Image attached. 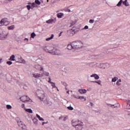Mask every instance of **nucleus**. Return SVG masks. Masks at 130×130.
<instances>
[{"label":"nucleus","mask_w":130,"mask_h":130,"mask_svg":"<svg viewBox=\"0 0 130 130\" xmlns=\"http://www.w3.org/2000/svg\"><path fill=\"white\" fill-rule=\"evenodd\" d=\"M41 96H38V99H40V100L41 101V102H43L45 104H46V105H51V103L50 101H49L47 99H46V97L45 96V93H44V91L43 90H42L41 91Z\"/></svg>","instance_id":"f257e3e1"},{"label":"nucleus","mask_w":130,"mask_h":130,"mask_svg":"<svg viewBox=\"0 0 130 130\" xmlns=\"http://www.w3.org/2000/svg\"><path fill=\"white\" fill-rule=\"evenodd\" d=\"M73 49H80L83 47V43L80 41H77L72 42Z\"/></svg>","instance_id":"f03ea898"},{"label":"nucleus","mask_w":130,"mask_h":130,"mask_svg":"<svg viewBox=\"0 0 130 130\" xmlns=\"http://www.w3.org/2000/svg\"><path fill=\"white\" fill-rule=\"evenodd\" d=\"M76 33H78V29H77L75 26H73L72 29L67 31V35L69 36V37L74 36Z\"/></svg>","instance_id":"7ed1b4c3"},{"label":"nucleus","mask_w":130,"mask_h":130,"mask_svg":"<svg viewBox=\"0 0 130 130\" xmlns=\"http://www.w3.org/2000/svg\"><path fill=\"white\" fill-rule=\"evenodd\" d=\"M49 53H51V54L55 55H59V50L54 49L53 47H49Z\"/></svg>","instance_id":"20e7f679"},{"label":"nucleus","mask_w":130,"mask_h":130,"mask_svg":"<svg viewBox=\"0 0 130 130\" xmlns=\"http://www.w3.org/2000/svg\"><path fill=\"white\" fill-rule=\"evenodd\" d=\"M10 24V21L8 18H4L0 21V26H8Z\"/></svg>","instance_id":"39448f33"},{"label":"nucleus","mask_w":130,"mask_h":130,"mask_svg":"<svg viewBox=\"0 0 130 130\" xmlns=\"http://www.w3.org/2000/svg\"><path fill=\"white\" fill-rule=\"evenodd\" d=\"M20 99L21 100V101H22V102H30L32 101V100H31L30 99V98H29V97H28L27 96L24 95L23 96H21V98H20Z\"/></svg>","instance_id":"423d86ee"},{"label":"nucleus","mask_w":130,"mask_h":130,"mask_svg":"<svg viewBox=\"0 0 130 130\" xmlns=\"http://www.w3.org/2000/svg\"><path fill=\"white\" fill-rule=\"evenodd\" d=\"M7 37H8V33L3 32L0 34V40H5L7 39Z\"/></svg>","instance_id":"0eeeda50"},{"label":"nucleus","mask_w":130,"mask_h":130,"mask_svg":"<svg viewBox=\"0 0 130 130\" xmlns=\"http://www.w3.org/2000/svg\"><path fill=\"white\" fill-rule=\"evenodd\" d=\"M84 125V123L82 122H79V123L76 125L74 127L77 130H81L83 128V126Z\"/></svg>","instance_id":"6e6552de"},{"label":"nucleus","mask_w":130,"mask_h":130,"mask_svg":"<svg viewBox=\"0 0 130 130\" xmlns=\"http://www.w3.org/2000/svg\"><path fill=\"white\" fill-rule=\"evenodd\" d=\"M80 122H82L81 121H79L78 120L74 119L72 120V123L73 126L75 127L77 124L80 123Z\"/></svg>","instance_id":"1a4fd4ad"},{"label":"nucleus","mask_w":130,"mask_h":130,"mask_svg":"<svg viewBox=\"0 0 130 130\" xmlns=\"http://www.w3.org/2000/svg\"><path fill=\"white\" fill-rule=\"evenodd\" d=\"M96 66L101 69H105V67H104V63H96Z\"/></svg>","instance_id":"9d476101"},{"label":"nucleus","mask_w":130,"mask_h":130,"mask_svg":"<svg viewBox=\"0 0 130 130\" xmlns=\"http://www.w3.org/2000/svg\"><path fill=\"white\" fill-rule=\"evenodd\" d=\"M34 78H35L36 79H39V78H42V77H43V74H34Z\"/></svg>","instance_id":"9b49d317"},{"label":"nucleus","mask_w":130,"mask_h":130,"mask_svg":"<svg viewBox=\"0 0 130 130\" xmlns=\"http://www.w3.org/2000/svg\"><path fill=\"white\" fill-rule=\"evenodd\" d=\"M17 124L20 127H23L24 125H25V124H24V123L20 120L17 121Z\"/></svg>","instance_id":"f8f14e48"},{"label":"nucleus","mask_w":130,"mask_h":130,"mask_svg":"<svg viewBox=\"0 0 130 130\" xmlns=\"http://www.w3.org/2000/svg\"><path fill=\"white\" fill-rule=\"evenodd\" d=\"M90 78H94L95 80L99 79V76L96 74H93L90 76Z\"/></svg>","instance_id":"ddd939ff"},{"label":"nucleus","mask_w":130,"mask_h":130,"mask_svg":"<svg viewBox=\"0 0 130 130\" xmlns=\"http://www.w3.org/2000/svg\"><path fill=\"white\" fill-rule=\"evenodd\" d=\"M67 49H69V50L74 49V47L73 46V43H71L70 44L68 45Z\"/></svg>","instance_id":"4468645a"},{"label":"nucleus","mask_w":130,"mask_h":130,"mask_svg":"<svg viewBox=\"0 0 130 130\" xmlns=\"http://www.w3.org/2000/svg\"><path fill=\"white\" fill-rule=\"evenodd\" d=\"M78 92H79V93L81 94H86V93H87V90L80 89H79Z\"/></svg>","instance_id":"2eb2a0df"},{"label":"nucleus","mask_w":130,"mask_h":130,"mask_svg":"<svg viewBox=\"0 0 130 130\" xmlns=\"http://www.w3.org/2000/svg\"><path fill=\"white\" fill-rule=\"evenodd\" d=\"M35 69H36L37 70H40L41 71H43V68H42L40 65H36Z\"/></svg>","instance_id":"dca6fc26"},{"label":"nucleus","mask_w":130,"mask_h":130,"mask_svg":"<svg viewBox=\"0 0 130 130\" xmlns=\"http://www.w3.org/2000/svg\"><path fill=\"white\" fill-rule=\"evenodd\" d=\"M46 23H47V24H52V23H55V21H54V20L50 19L48 20H47Z\"/></svg>","instance_id":"f3484780"},{"label":"nucleus","mask_w":130,"mask_h":130,"mask_svg":"<svg viewBox=\"0 0 130 130\" xmlns=\"http://www.w3.org/2000/svg\"><path fill=\"white\" fill-rule=\"evenodd\" d=\"M57 17L58 18V19H61L62 17H63V13H59L57 14Z\"/></svg>","instance_id":"a211bd4d"},{"label":"nucleus","mask_w":130,"mask_h":130,"mask_svg":"<svg viewBox=\"0 0 130 130\" xmlns=\"http://www.w3.org/2000/svg\"><path fill=\"white\" fill-rule=\"evenodd\" d=\"M43 49L44 51H46V52H49V49H50V48L49 46L44 47L43 48Z\"/></svg>","instance_id":"6ab92c4d"},{"label":"nucleus","mask_w":130,"mask_h":130,"mask_svg":"<svg viewBox=\"0 0 130 130\" xmlns=\"http://www.w3.org/2000/svg\"><path fill=\"white\" fill-rule=\"evenodd\" d=\"M9 60H11V61H15L16 60L15 59V55H12L10 56V58L9 59Z\"/></svg>","instance_id":"aec40b11"},{"label":"nucleus","mask_w":130,"mask_h":130,"mask_svg":"<svg viewBox=\"0 0 130 130\" xmlns=\"http://www.w3.org/2000/svg\"><path fill=\"white\" fill-rule=\"evenodd\" d=\"M24 110L28 113H33V111L31 109H26V108H24Z\"/></svg>","instance_id":"412c9836"},{"label":"nucleus","mask_w":130,"mask_h":130,"mask_svg":"<svg viewBox=\"0 0 130 130\" xmlns=\"http://www.w3.org/2000/svg\"><path fill=\"white\" fill-rule=\"evenodd\" d=\"M123 5L125 7H128V6H129V4H128L127 0H125L124 1H123Z\"/></svg>","instance_id":"4be33fe9"},{"label":"nucleus","mask_w":130,"mask_h":130,"mask_svg":"<svg viewBox=\"0 0 130 130\" xmlns=\"http://www.w3.org/2000/svg\"><path fill=\"white\" fill-rule=\"evenodd\" d=\"M34 123L37 125V124L38 123V120L36 118H34L32 119Z\"/></svg>","instance_id":"5701e85b"},{"label":"nucleus","mask_w":130,"mask_h":130,"mask_svg":"<svg viewBox=\"0 0 130 130\" xmlns=\"http://www.w3.org/2000/svg\"><path fill=\"white\" fill-rule=\"evenodd\" d=\"M54 37V35L52 34L51 35V37L48 38L46 39V41H49L50 40H51L52 39H53V38Z\"/></svg>","instance_id":"b1692460"},{"label":"nucleus","mask_w":130,"mask_h":130,"mask_svg":"<svg viewBox=\"0 0 130 130\" xmlns=\"http://www.w3.org/2000/svg\"><path fill=\"white\" fill-rule=\"evenodd\" d=\"M104 67H105V69H108L110 67V65L108 63H104Z\"/></svg>","instance_id":"393cba45"},{"label":"nucleus","mask_w":130,"mask_h":130,"mask_svg":"<svg viewBox=\"0 0 130 130\" xmlns=\"http://www.w3.org/2000/svg\"><path fill=\"white\" fill-rule=\"evenodd\" d=\"M14 28H15L14 25H12L11 26L8 27V30H14Z\"/></svg>","instance_id":"a878e982"},{"label":"nucleus","mask_w":130,"mask_h":130,"mask_svg":"<svg viewBox=\"0 0 130 130\" xmlns=\"http://www.w3.org/2000/svg\"><path fill=\"white\" fill-rule=\"evenodd\" d=\"M123 3L122 0H120V1L117 4V7H120L121 6V4Z\"/></svg>","instance_id":"bb28decb"},{"label":"nucleus","mask_w":130,"mask_h":130,"mask_svg":"<svg viewBox=\"0 0 130 130\" xmlns=\"http://www.w3.org/2000/svg\"><path fill=\"white\" fill-rule=\"evenodd\" d=\"M121 82V80L119 79L118 80H117V81L116 82V85L117 86H120V82Z\"/></svg>","instance_id":"cd10ccee"},{"label":"nucleus","mask_w":130,"mask_h":130,"mask_svg":"<svg viewBox=\"0 0 130 130\" xmlns=\"http://www.w3.org/2000/svg\"><path fill=\"white\" fill-rule=\"evenodd\" d=\"M107 105L108 106H110L111 107H112L113 108H116V107H117V106H114V105H111L110 104H107Z\"/></svg>","instance_id":"c85d7f7f"},{"label":"nucleus","mask_w":130,"mask_h":130,"mask_svg":"<svg viewBox=\"0 0 130 130\" xmlns=\"http://www.w3.org/2000/svg\"><path fill=\"white\" fill-rule=\"evenodd\" d=\"M118 80V78L116 77H115L114 78L112 79V82H116Z\"/></svg>","instance_id":"c756f323"},{"label":"nucleus","mask_w":130,"mask_h":130,"mask_svg":"<svg viewBox=\"0 0 130 130\" xmlns=\"http://www.w3.org/2000/svg\"><path fill=\"white\" fill-rule=\"evenodd\" d=\"M76 23H77L76 21H71V22H70L71 26H74V25H75V24H76Z\"/></svg>","instance_id":"7c9ffc66"},{"label":"nucleus","mask_w":130,"mask_h":130,"mask_svg":"<svg viewBox=\"0 0 130 130\" xmlns=\"http://www.w3.org/2000/svg\"><path fill=\"white\" fill-rule=\"evenodd\" d=\"M35 36H36V34H35V32H32L31 34V38H35Z\"/></svg>","instance_id":"2f4dec72"},{"label":"nucleus","mask_w":130,"mask_h":130,"mask_svg":"<svg viewBox=\"0 0 130 130\" xmlns=\"http://www.w3.org/2000/svg\"><path fill=\"white\" fill-rule=\"evenodd\" d=\"M61 83L62 84V85L64 86V87H68V84H67V83L61 81Z\"/></svg>","instance_id":"473e14b6"},{"label":"nucleus","mask_w":130,"mask_h":130,"mask_svg":"<svg viewBox=\"0 0 130 130\" xmlns=\"http://www.w3.org/2000/svg\"><path fill=\"white\" fill-rule=\"evenodd\" d=\"M87 29H89V26H88V25H85L84 28L81 29V30H87Z\"/></svg>","instance_id":"72a5a7b5"},{"label":"nucleus","mask_w":130,"mask_h":130,"mask_svg":"<svg viewBox=\"0 0 130 130\" xmlns=\"http://www.w3.org/2000/svg\"><path fill=\"white\" fill-rule=\"evenodd\" d=\"M36 4L37 5H40L41 4V2H40V1H39V0H35Z\"/></svg>","instance_id":"f704fd0d"},{"label":"nucleus","mask_w":130,"mask_h":130,"mask_svg":"<svg viewBox=\"0 0 130 130\" xmlns=\"http://www.w3.org/2000/svg\"><path fill=\"white\" fill-rule=\"evenodd\" d=\"M78 99H80V100L84 99V101H86V98H84V96H79Z\"/></svg>","instance_id":"c9c22d12"},{"label":"nucleus","mask_w":130,"mask_h":130,"mask_svg":"<svg viewBox=\"0 0 130 130\" xmlns=\"http://www.w3.org/2000/svg\"><path fill=\"white\" fill-rule=\"evenodd\" d=\"M91 83H96L98 85L101 84V81H91Z\"/></svg>","instance_id":"e433bc0d"},{"label":"nucleus","mask_w":130,"mask_h":130,"mask_svg":"<svg viewBox=\"0 0 130 130\" xmlns=\"http://www.w3.org/2000/svg\"><path fill=\"white\" fill-rule=\"evenodd\" d=\"M6 107L7 109H12V106L10 105H7Z\"/></svg>","instance_id":"4c0bfd02"},{"label":"nucleus","mask_w":130,"mask_h":130,"mask_svg":"<svg viewBox=\"0 0 130 130\" xmlns=\"http://www.w3.org/2000/svg\"><path fill=\"white\" fill-rule=\"evenodd\" d=\"M51 84L52 87H53V88H56V86H55V83L54 82H52Z\"/></svg>","instance_id":"58836bf2"},{"label":"nucleus","mask_w":130,"mask_h":130,"mask_svg":"<svg viewBox=\"0 0 130 130\" xmlns=\"http://www.w3.org/2000/svg\"><path fill=\"white\" fill-rule=\"evenodd\" d=\"M67 108L69 109V110H74V108L71 106L68 107Z\"/></svg>","instance_id":"ea45409f"},{"label":"nucleus","mask_w":130,"mask_h":130,"mask_svg":"<svg viewBox=\"0 0 130 130\" xmlns=\"http://www.w3.org/2000/svg\"><path fill=\"white\" fill-rule=\"evenodd\" d=\"M7 63L9 66H11V64H12L13 63V62L11 61H7Z\"/></svg>","instance_id":"a19ab883"},{"label":"nucleus","mask_w":130,"mask_h":130,"mask_svg":"<svg viewBox=\"0 0 130 130\" xmlns=\"http://www.w3.org/2000/svg\"><path fill=\"white\" fill-rule=\"evenodd\" d=\"M26 8H27L28 11H30V10L31 9V6L30 5H27Z\"/></svg>","instance_id":"79ce46f5"},{"label":"nucleus","mask_w":130,"mask_h":130,"mask_svg":"<svg viewBox=\"0 0 130 130\" xmlns=\"http://www.w3.org/2000/svg\"><path fill=\"white\" fill-rule=\"evenodd\" d=\"M44 74L45 75V76H46L47 77H48V76H49V73L48 72H45L44 73Z\"/></svg>","instance_id":"37998d69"},{"label":"nucleus","mask_w":130,"mask_h":130,"mask_svg":"<svg viewBox=\"0 0 130 130\" xmlns=\"http://www.w3.org/2000/svg\"><path fill=\"white\" fill-rule=\"evenodd\" d=\"M89 23H90V24H93V23H94V20L90 19L89 21Z\"/></svg>","instance_id":"c03bdc74"},{"label":"nucleus","mask_w":130,"mask_h":130,"mask_svg":"<svg viewBox=\"0 0 130 130\" xmlns=\"http://www.w3.org/2000/svg\"><path fill=\"white\" fill-rule=\"evenodd\" d=\"M35 6H36L35 3H32L31 4V8H35Z\"/></svg>","instance_id":"a18cd8bd"},{"label":"nucleus","mask_w":130,"mask_h":130,"mask_svg":"<svg viewBox=\"0 0 130 130\" xmlns=\"http://www.w3.org/2000/svg\"><path fill=\"white\" fill-rule=\"evenodd\" d=\"M48 83H50V84H52L53 83L52 82H51V78H49Z\"/></svg>","instance_id":"49530a36"},{"label":"nucleus","mask_w":130,"mask_h":130,"mask_svg":"<svg viewBox=\"0 0 130 130\" xmlns=\"http://www.w3.org/2000/svg\"><path fill=\"white\" fill-rule=\"evenodd\" d=\"M48 123V121H46V122H42V125H44L45 124H47Z\"/></svg>","instance_id":"de8ad7c7"},{"label":"nucleus","mask_w":130,"mask_h":130,"mask_svg":"<svg viewBox=\"0 0 130 130\" xmlns=\"http://www.w3.org/2000/svg\"><path fill=\"white\" fill-rule=\"evenodd\" d=\"M22 108H23L25 110V104H22L21 105Z\"/></svg>","instance_id":"09e8293b"},{"label":"nucleus","mask_w":130,"mask_h":130,"mask_svg":"<svg viewBox=\"0 0 130 130\" xmlns=\"http://www.w3.org/2000/svg\"><path fill=\"white\" fill-rule=\"evenodd\" d=\"M36 116L37 117H38V119H39V118H40L41 117H40V116L39 115H38V114H36Z\"/></svg>","instance_id":"8fccbe9b"},{"label":"nucleus","mask_w":130,"mask_h":130,"mask_svg":"<svg viewBox=\"0 0 130 130\" xmlns=\"http://www.w3.org/2000/svg\"><path fill=\"white\" fill-rule=\"evenodd\" d=\"M73 97L76 98V99H79V96H77L76 95H73Z\"/></svg>","instance_id":"3c124183"},{"label":"nucleus","mask_w":130,"mask_h":130,"mask_svg":"<svg viewBox=\"0 0 130 130\" xmlns=\"http://www.w3.org/2000/svg\"><path fill=\"white\" fill-rule=\"evenodd\" d=\"M39 119L41 121H43L44 120V119H43V118H42L41 117Z\"/></svg>","instance_id":"603ef678"},{"label":"nucleus","mask_w":130,"mask_h":130,"mask_svg":"<svg viewBox=\"0 0 130 130\" xmlns=\"http://www.w3.org/2000/svg\"><path fill=\"white\" fill-rule=\"evenodd\" d=\"M62 118H63V116H61L60 117H59V120H61V119H62Z\"/></svg>","instance_id":"864d4df0"},{"label":"nucleus","mask_w":130,"mask_h":130,"mask_svg":"<svg viewBox=\"0 0 130 130\" xmlns=\"http://www.w3.org/2000/svg\"><path fill=\"white\" fill-rule=\"evenodd\" d=\"M67 119H68V117H64V118H63V121H66V120H67Z\"/></svg>","instance_id":"5fc2aeb1"},{"label":"nucleus","mask_w":130,"mask_h":130,"mask_svg":"<svg viewBox=\"0 0 130 130\" xmlns=\"http://www.w3.org/2000/svg\"><path fill=\"white\" fill-rule=\"evenodd\" d=\"M61 34H62V31H61L59 34V37H60L61 36Z\"/></svg>","instance_id":"6e6d98bb"},{"label":"nucleus","mask_w":130,"mask_h":130,"mask_svg":"<svg viewBox=\"0 0 130 130\" xmlns=\"http://www.w3.org/2000/svg\"><path fill=\"white\" fill-rule=\"evenodd\" d=\"M90 106H94V104L92 103H90Z\"/></svg>","instance_id":"4d7b16f0"},{"label":"nucleus","mask_w":130,"mask_h":130,"mask_svg":"<svg viewBox=\"0 0 130 130\" xmlns=\"http://www.w3.org/2000/svg\"><path fill=\"white\" fill-rule=\"evenodd\" d=\"M67 94H70V91H69V90L67 91Z\"/></svg>","instance_id":"13d9d810"},{"label":"nucleus","mask_w":130,"mask_h":130,"mask_svg":"<svg viewBox=\"0 0 130 130\" xmlns=\"http://www.w3.org/2000/svg\"><path fill=\"white\" fill-rule=\"evenodd\" d=\"M68 12H69L70 13V12H71V10L70 9H68L67 10Z\"/></svg>","instance_id":"bf43d9fd"},{"label":"nucleus","mask_w":130,"mask_h":130,"mask_svg":"<svg viewBox=\"0 0 130 130\" xmlns=\"http://www.w3.org/2000/svg\"><path fill=\"white\" fill-rule=\"evenodd\" d=\"M3 60V59H1L0 58V63H1V62H2V61Z\"/></svg>","instance_id":"052dcab7"},{"label":"nucleus","mask_w":130,"mask_h":130,"mask_svg":"<svg viewBox=\"0 0 130 130\" xmlns=\"http://www.w3.org/2000/svg\"><path fill=\"white\" fill-rule=\"evenodd\" d=\"M24 40H27L28 41V38H25Z\"/></svg>","instance_id":"680f3d73"},{"label":"nucleus","mask_w":130,"mask_h":130,"mask_svg":"<svg viewBox=\"0 0 130 130\" xmlns=\"http://www.w3.org/2000/svg\"><path fill=\"white\" fill-rule=\"evenodd\" d=\"M13 0H8V2H13Z\"/></svg>","instance_id":"e2e57ef3"},{"label":"nucleus","mask_w":130,"mask_h":130,"mask_svg":"<svg viewBox=\"0 0 130 130\" xmlns=\"http://www.w3.org/2000/svg\"><path fill=\"white\" fill-rule=\"evenodd\" d=\"M66 90H68V88H67V86H65Z\"/></svg>","instance_id":"0e129e2a"},{"label":"nucleus","mask_w":130,"mask_h":130,"mask_svg":"<svg viewBox=\"0 0 130 130\" xmlns=\"http://www.w3.org/2000/svg\"><path fill=\"white\" fill-rule=\"evenodd\" d=\"M56 88L57 91H59V90H58V88H57V87H56Z\"/></svg>","instance_id":"69168bd1"},{"label":"nucleus","mask_w":130,"mask_h":130,"mask_svg":"<svg viewBox=\"0 0 130 130\" xmlns=\"http://www.w3.org/2000/svg\"><path fill=\"white\" fill-rule=\"evenodd\" d=\"M16 120H19V118H16Z\"/></svg>","instance_id":"338daca9"},{"label":"nucleus","mask_w":130,"mask_h":130,"mask_svg":"<svg viewBox=\"0 0 130 130\" xmlns=\"http://www.w3.org/2000/svg\"><path fill=\"white\" fill-rule=\"evenodd\" d=\"M31 3H28V5H30Z\"/></svg>","instance_id":"774afa93"}]
</instances>
